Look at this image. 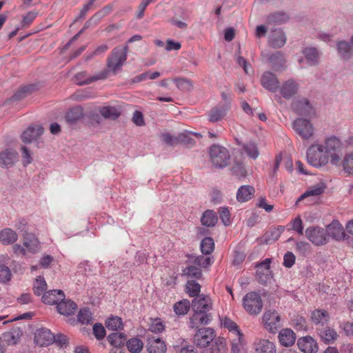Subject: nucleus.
<instances>
[{"instance_id": "nucleus-27", "label": "nucleus", "mask_w": 353, "mask_h": 353, "mask_svg": "<svg viewBox=\"0 0 353 353\" xmlns=\"http://www.w3.org/2000/svg\"><path fill=\"white\" fill-rule=\"evenodd\" d=\"M18 239V234L11 228H6L0 231V242L8 245L14 243Z\"/></svg>"}, {"instance_id": "nucleus-9", "label": "nucleus", "mask_w": 353, "mask_h": 353, "mask_svg": "<svg viewBox=\"0 0 353 353\" xmlns=\"http://www.w3.org/2000/svg\"><path fill=\"white\" fill-rule=\"evenodd\" d=\"M192 307L194 312L209 314L208 312L212 309V299L207 295L198 296L192 300Z\"/></svg>"}, {"instance_id": "nucleus-1", "label": "nucleus", "mask_w": 353, "mask_h": 353, "mask_svg": "<svg viewBox=\"0 0 353 353\" xmlns=\"http://www.w3.org/2000/svg\"><path fill=\"white\" fill-rule=\"evenodd\" d=\"M341 142L336 137L325 139L322 143H314L307 151V161L315 168L325 165L330 160L334 165H337L341 160L340 150Z\"/></svg>"}, {"instance_id": "nucleus-22", "label": "nucleus", "mask_w": 353, "mask_h": 353, "mask_svg": "<svg viewBox=\"0 0 353 353\" xmlns=\"http://www.w3.org/2000/svg\"><path fill=\"white\" fill-rule=\"evenodd\" d=\"M229 339L231 341L232 352L239 353L245 344L244 336L241 330H236L235 332L230 333Z\"/></svg>"}, {"instance_id": "nucleus-12", "label": "nucleus", "mask_w": 353, "mask_h": 353, "mask_svg": "<svg viewBox=\"0 0 353 353\" xmlns=\"http://www.w3.org/2000/svg\"><path fill=\"white\" fill-rule=\"evenodd\" d=\"M286 36L281 29H274L268 34L269 45L274 48H280L286 43Z\"/></svg>"}, {"instance_id": "nucleus-15", "label": "nucleus", "mask_w": 353, "mask_h": 353, "mask_svg": "<svg viewBox=\"0 0 353 353\" xmlns=\"http://www.w3.org/2000/svg\"><path fill=\"white\" fill-rule=\"evenodd\" d=\"M261 85L266 90L274 92L279 87L276 76L270 72H265L261 78Z\"/></svg>"}, {"instance_id": "nucleus-17", "label": "nucleus", "mask_w": 353, "mask_h": 353, "mask_svg": "<svg viewBox=\"0 0 353 353\" xmlns=\"http://www.w3.org/2000/svg\"><path fill=\"white\" fill-rule=\"evenodd\" d=\"M329 236L336 241H341L344 239L345 233L342 225L338 221H333L330 224L327 226L325 230Z\"/></svg>"}, {"instance_id": "nucleus-33", "label": "nucleus", "mask_w": 353, "mask_h": 353, "mask_svg": "<svg viewBox=\"0 0 353 353\" xmlns=\"http://www.w3.org/2000/svg\"><path fill=\"white\" fill-rule=\"evenodd\" d=\"M337 50L341 58L348 60L353 56V49L350 44L346 41H339L337 43Z\"/></svg>"}, {"instance_id": "nucleus-48", "label": "nucleus", "mask_w": 353, "mask_h": 353, "mask_svg": "<svg viewBox=\"0 0 353 353\" xmlns=\"http://www.w3.org/2000/svg\"><path fill=\"white\" fill-rule=\"evenodd\" d=\"M78 321L82 324H90L92 322V314L88 308H82L78 314Z\"/></svg>"}, {"instance_id": "nucleus-18", "label": "nucleus", "mask_w": 353, "mask_h": 353, "mask_svg": "<svg viewBox=\"0 0 353 353\" xmlns=\"http://www.w3.org/2000/svg\"><path fill=\"white\" fill-rule=\"evenodd\" d=\"M166 350L164 341L155 336H148V350L150 353H165Z\"/></svg>"}, {"instance_id": "nucleus-19", "label": "nucleus", "mask_w": 353, "mask_h": 353, "mask_svg": "<svg viewBox=\"0 0 353 353\" xmlns=\"http://www.w3.org/2000/svg\"><path fill=\"white\" fill-rule=\"evenodd\" d=\"M298 346L304 353H316L318 351V344L311 336H307L298 340Z\"/></svg>"}, {"instance_id": "nucleus-55", "label": "nucleus", "mask_w": 353, "mask_h": 353, "mask_svg": "<svg viewBox=\"0 0 353 353\" xmlns=\"http://www.w3.org/2000/svg\"><path fill=\"white\" fill-rule=\"evenodd\" d=\"M311 246L305 241H298L296 243V250L301 255L307 256L310 253Z\"/></svg>"}, {"instance_id": "nucleus-60", "label": "nucleus", "mask_w": 353, "mask_h": 353, "mask_svg": "<svg viewBox=\"0 0 353 353\" xmlns=\"http://www.w3.org/2000/svg\"><path fill=\"white\" fill-rule=\"evenodd\" d=\"M11 279V272L10 269L5 265H0V282L5 283Z\"/></svg>"}, {"instance_id": "nucleus-59", "label": "nucleus", "mask_w": 353, "mask_h": 353, "mask_svg": "<svg viewBox=\"0 0 353 353\" xmlns=\"http://www.w3.org/2000/svg\"><path fill=\"white\" fill-rule=\"evenodd\" d=\"M30 90H31V87H30V86H25V87L21 88L17 92H16L14 94V95L12 97V99L15 101V100H20V99L24 98L25 97H26V95L28 94H29L30 92Z\"/></svg>"}, {"instance_id": "nucleus-7", "label": "nucleus", "mask_w": 353, "mask_h": 353, "mask_svg": "<svg viewBox=\"0 0 353 353\" xmlns=\"http://www.w3.org/2000/svg\"><path fill=\"white\" fill-rule=\"evenodd\" d=\"M293 129L303 139L313 136L314 126L310 120L299 118L293 122Z\"/></svg>"}, {"instance_id": "nucleus-38", "label": "nucleus", "mask_w": 353, "mask_h": 353, "mask_svg": "<svg viewBox=\"0 0 353 353\" xmlns=\"http://www.w3.org/2000/svg\"><path fill=\"white\" fill-rule=\"evenodd\" d=\"M218 220L216 214L213 210H206L201 219V221L203 225L208 227L214 226Z\"/></svg>"}, {"instance_id": "nucleus-43", "label": "nucleus", "mask_w": 353, "mask_h": 353, "mask_svg": "<svg viewBox=\"0 0 353 353\" xmlns=\"http://www.w3.org/2000/svg\"><path fill=\"white\" fill-rule=\"evenodd\" d=\"M185 290L190 296L195 298L198 296L201 291V285L195 281L190 279L186 283Z\"/></svg>"}, {"instance_id": "nucleus-44", "label": "nucleus", "mask_w": 353, "mask_h": 353, "mask_svg": "<svg viewBox=\"0 0 353 353\" xmlns=\"http://www.w3.org/2000/svg\"><path fill=\"white\" fill-rule=\"evenodd\" d=\"M191 135H194L197 138L202 137V135L200 133L186 131V132L180 133L177 136L178 143H184V144H187V145L193 144L194 140L191 138Z\"/></svg>"}, {"instance_id": "nucleus-28", "label": "nucleus", "mask_w": 353, "mask_h": 353, "mask_svg": "<svg viewBox=\"0 0 353 353\" xmlns=\"http://www.w3.org/2000/svg\"><path fill=\"white\" fill-rule=\"evenodd\" d=\"M77 304L71 300H62L57 306V311L62 315L69 316L75 312L77 310Z\"/></svg>"}, {"instance_id": "nucleus-4", "label": "nucleus", "mask_w": 353, "mask_h": 353, "mask_svg": "<svg viewBox=\"0 0 353 353\" xmlns=\"http://www.w3.org/2000/svg\"><path fill=\"white\" fill-rule=\"evenodd\" d=\"M245 310L251 315L259 314L263 307V301L260 294L256 292L247 293L243 299Z\"/></svg>"}, {"instance_id": "nucleus-10", "label": "nucleus", "mask_w": 353, "mask_h": 353, "mask_svg": "<svg viewBox=\"0 0 353 353\" xmlns=\"http://www.w3.org/2000/svg\"><path fill=\"white\" fill-rule=\"evenodd\" d=\"M292 108L299 115L312 118L315 116V110L306 99H302L294 101Z\"/></svg>"}, {"instance_id": "nucleus-30", "label": "nucleus", "mask_w": 353, "mask_h": 353, "mask_svg": "<svg viewBox=\"0 0 353 353\" xmlns=\"http://www.w3.org/2000/svg\"><path fill=\"white\" fill-rule=\"evenodd\" d=\"M255 192L254 188L251 185H241L236 192V199L239 202H246L250 200Z\"/></svg>"}, {"instance_id": "nucleus-58", "label": "nucleus", "mask_w": 353, "mask_h": 353, "mask_svg": "<svg viewBox=\"0 0 353 353\" xmlns=\"http://www.w3.org/2000/svg\"><path fill=\"white\" fill-rule=\"evenodd\" d=\"M93 334L94 336L98 339L101 340L105 336V330L104 327L99 323H96L93 325Z\"/></svg>"}, {"instance_id": "nucleus-20", "label": "nucleus", "mask_w": 353, "mask_h": 353, "mask_svg": "<svg viewBox=\"0 0 353 353\" xmlns=\"http://www.w3.org/2000/svg\"><path fill=\"white\" fill-rule=\"evenodd\" d=\"M54 338L50 330L41 328L37 330L34 335V341L39 346H47L50 344Z\"/></svg>"}, {"instance_id": "nucleus-42", "label": "nucleus", "mask_w": 353, "mask_h": 353, "mask_svg": "<svg viewBox=\"0 0 353 353\" xmlns=\"http://www.w3.org/2000/svg\"><path fill=\"white\" fill-rule=\"evenodd\" d=\"M190 303L188 299H183L176 302L173 307L174 312L177 315H185L190 310Z\"/></svg>"}, {"instance_id": "nucleus-34", "label": "nucleus", "mask_w": 353, "mask_h": 353, "mask_svg": "<svg viewBox=\"0 0 353 353\" xmlns=\"http://www.w3.org/2000/svg\"><path fill=\"white\" fill-rule=\"evenodd\" d=\"M325 188L326 185L323 183L311 186L299 197V201L312 196H319L324 192Z\"/></svg>"}, {"instance_id": "nucleus-31", "label": "nucleus", "mask_w": 353, "mask_h": 353, "mask_svg": "<svg viewBox=\"0 0 353 353\" xmlns=\"http://www.w3.org/2000/svg\"><path fill=\"white\" fill-rule=\"evenodd\" d=\"M17 159V153L14 150H6L0 154V165L12 166Z\"/></svg>"}, {"instance_id": "nucleus-14", "label": "nucleus", "mask_w": 353, "mask_h": 353, "mask_svg": "<svg viewBox=\"0 0 353 353\" xmlns=\"http://www.w3.org/2000/svg\"><path fill=\"white\" fill-rule=\"evenodd\" d=\"M321 339L325 343H334L339 337L337 332L332 327L321 325L316 328Z\"/></svg>"}, {"instance_id": "nucleus-61", "label": "nucleus", "mask_w": 353, "mask_h": 353, "mask_svg": "<svg viewBox=\"0 0 353 353\" xmlns=\"http://www.w3.org/2000/svg\"><path fill=\"white\" fill-rule=\"evenodd\" d=\"M21 157H22V162L23 165L24 166L28 165V164H30L32 162V158L31 157V154L30 151L28 150V148L26 146H22L21 148Z\"/></svg>"}, {"instance_id": "nucleus-16", "label": "nucleus", "mask_w": 353, "mask_h": 353, "mask_svg": "<svg viewBox=\"0 0 353 353\" xmlns=\"http://www.w3.org/2000/svg\"><path fill=\"white\" fill-rule=\"evenodd\" d=\"M270 259H266L257 265V276L260 283L267 284L272 279L271 271L270 269Z\"/></svg>"}, {"instance_id": "nucleus-53", "label": "nucleus", "mask_w": 353, "mask_h": 353, "mask_svg": "<svg viewBox=\"0 0 353 353\" xmlns=\"http://www.w3.org/2000/svg\"><path fill=\"white\" fill-rule=\"evenodd\" d=\"M184 274L192 279H200L202 276V272L200 268L190 265L183 270Z\"/></svg>"}, {"instance_id": "nucleus-24", "label": "nucleus", "mask_w": 353, "mask_h": 353, "mask_svg": "<svg viewBox=\"0 0 353 353\" xmlns=\"http://www.w3.org/2000/svg\"><path fill=\"white\" fill-rule=\"evenodd\" d=\"M211 318L212 316L210 314L194 312V314L190 319V327L192 328H197L200 325H207L210 321Z\"/></svg>"}, {"instance_id": "nucleus-52", "label": "nucleus", "mask_w": 353, "mask_h": 353, "mask_svg": "<svg viewBox=\"0 0 353 353\" xmlns=\"http://www.w3.org/2000/svg\"><path fill=\"white\" fill-rule=\"evenodd\" d=\"M176 87L183 91H189L192 89V83L190 80L184 78H177L174 79Z\"/></svg>"}, {"instance_id": "nucleus-25", "label": "nucleus", "mask_w": 353, "mask_h": 353, "mask_svg": "<svg viewBox=\"0 0 353 353\" xmlns=\"http://www.w3.org/2000/svg\"><path fill=\"white\" fill-rule=\"evenodd\" d=\"M229 111L230 110H228V106L222 107L221 105H218L212 108L208 112V119L210 122L212 123L221 121L225 118Z\"/></svg>"}, {"instance_id": "nucleus-8", "label": "nucleus", "mask_w": 353, "mask_h": 353, "mask_svg": "<svg viewBox=\"0 0 353 353\" xmlns=\"http://www.w3.org/2000/svg\"><path fill=\"white\" fill-rule=\"evenodd\" d=\"M214 339V334L212 329L204 327L199 329L194 336V343L200 347H205Z\"/></svg>"}, {"instance_id": "nucleus-35", "label": "nucleus", "mask_w": 353, "mask_h": 353, "mask_svg": "<svg viewBox=\"0 0 353 353\" xmlns=\"http://www.w3.org/2000/svg\"><path fill=\"white\" fill-rule=\"evenodd\" d=\"M311 319L314 323L321 325L328 321L330 315L325 310H316L312 312Z\"/></svg>"}, {"instance_id": "nucleus-37", "label": "nucleus", "mask_w": 353, "mask_h": 353, "mask_svg": "<svg viewBox=\"0 0 353 353\" xmlns=\"http://www.w3.org/2000/svg\"><path fill=\"white\" fill-rule=\"evenodd\" d=\"M227 350L226 341L224 338L218 337L213 340L211 353H226Z\"/></svg>"}, {"instance_id": "nucleus-40", "label": "nucleus", "mask_w": 353, "mask_h": 353, "mask_svg": "<svg viewBox=\"0 0 353 353\" xmlns=\"http://www.w3.org/2000/svg\"><path fill=\"white\" fill-rule=\"evenodd\" d=\"M100 114L105 119H110L114 120L120 116V112L114 107L104 106L100 108Z\"/></svg>"}, {"instance_id": "nucleus-11", "label": "nucleus", "mask_w": 353, "mask_h": 353, "mask_svg": "<svg viewBox=\"0 0 353 353\" xmlns=\"http://www.w3.org/2000/svg\"><path fill=\"white\" fill-rule=\"evenodd\" d=\"M43 133V128L39 125L29 126L21 134L23 143H30L37 140Z\"/></svg>"}, {"instance_id": "nucleus-63", "label": "nucleus", "mask_w": 353, "mask_h": 353, "mask_svg": "<svg viewBox=\"0 0 353 353\" xmlns=\"http://www.w3.org/2000/svg\"><path fill=\"white\" fill-rule=\"evenodd\" d=\"M295 256L292 252H287L283 257V265L291 268L295 263Z\"/></svg>"}, {"instance_id": "nucleus-6", "label": "nucleus", "mask_w": 353, "mask_h": 353, "mask_svg": "<svg viewBox=\"0 0 353 353\" xmlns=\"http://www.w3.org/2000/svg\"><path fill=\"white\" fill-rule=\"evenodd\" d=\"M263 324L266 330L276 333L281 327V316L276 310H268L263 315Z\"/></svg>"}, {"instance_id": "nucleus-39", "label": "nucleus", "mask_w": 353, "mask_h": 353, "mask_svg": "<svg viewBox=\"0 0 353 353\" xmlns=\"http://www.w3.org/2000/svg\"><path fill=\"white\" fill-rule=\"evenodd\" d=\"M108 340L112 345L119 347L126 342V336L123 333L114 332L108 336Z\"/></svg>"}, {"instance_id": "nucleus-26", "label": "nucleus", "mask_w": 353, "mask_h": 353, "mask_svg": "<svg viewBox=\"0 0 353 353\" xmlns=\"http://www.w3.org/2000/svg\"><path fill=\"white\" fill-rule=\"evenodd\" d=\"M279 340L280 343L285 347L292 345L296 341V334L289 328H285L280 331L279 334Z\"/></svg>"}, {"instance_id": "nucleus-57", "label": "nucleus", "mask_w": 353, "mask_h": 353, "mask_svg": "<svg viewBox=\"0 0 353 353\" xmlns=\"http://www.w3.org/2000/svg\"><path fill=\"white\" fill-rule=\"evenodd\" d=\"M165 330V325L159 319H154L150 325L149 330L153 333H161Z\"/></svg>"}, {"instance_id": "nucleus-45", "label": "nucleus", "mask_w": 353, "mask_h": 353, "mask_svg": "<svg viewBox=\"0 0 353 353\" xmlns=\"http://www.w3.org/2000/svg\"><path fill=\"white\" fill-rule=\"evenodd\" d=\"M47 289V283L42 276H38L33 285V292L34 293L37 295L40 296Z\"/></svg>"}, {"instance_id": "nucleus-47", "label": "nucleus", "mask_w": 353, "mask_h": 353, "mask_svg": "<svg viewBox=\"0 0 353 353\" xmlns=\"http://www.w3.org/2000/svg\"><path fill=\"white\" fill-rule=\"evenodd\" d=\"M105 325L108 330H119L123 328V324L121 318L112 316L107 319Z\"/></svg>"}, {"instance_id": "nucleus-5", "label": "nucleus", "mask_w": 353, "mask_h": 353, "mask_svg": "<svg viewBox=\"0 0 353 353\" xmlns=\"http://www.w3.org/2000/svg\"><path fill=\"white\" fill-rule=\"evenodd\" d=\"M305 232L307 239L315 245H323L327 243V232L321 227L310 226Z\"/></svg>"}, {"instance_id": "nucleus-13", "label": "nucleus", "mask_w": 353, "mask_h": 353, "mask_svg": "<svg viewBox=\"0 0 353 353\" xmlns=\"http://www.w3.org/2000/svg\"><path fill=\"white\" fill-rule=\"evenodd\" d=\"M279 88L281 96L286 99H290L297 93L299 84L295 80L290 79L284 81Z\"/></svg>"}, {"instance_id": "nucleus-29", "label": "nucleus", "mask_w": 353, "mask_h": 353, "mask_svg": "<svg viewBox=\"0 0 353 353\" xmlns=\"http://www.w3.org/2000/svg\"><path fill=\"white\" fill-rule=\"evenodd\" d=\"M256 353H276L274 344L267 339H259L255 343Z\"/></svg>"}, {"instance_id": "nucleus-50", "label": "nucleus", "mask_w": 353, "mask_h": 353, "mask_svg": "<svg viewBox=\"0 0 353 353\" xmlns=\"http://www.w3.org/2000/svg\"><path fill=\"white\" fill-rule=\"evenodd\" d=\"M269 61L272 67L277 70L278 68L281 67L284 63V57L281 52H276L270 55Z\"/></svg>"}, {"instance_id": "nucleus-49", "label": "nucleus", "mask_w": 353, "mask_h": 353, "mask_svg": "<svg viewBox=\"0 0 353 353\" xmlns=\"http://www.w3.org/2000/svg\"><path fill=\"white\" fill-rule=\"evenodd\" d=\"M343 170L348 175L353 174V153H347L343 160Z\"/></svg>"}, {"instance_id": "nucleus-56", "label": "nucleus", "mask_w": 353, "mask_h": 353, "mask_svg": "<svg viewBox=\"0 0 353 353\" xmlns=\"http://www.w3.org/2000/svg\"><path fill=\"white\" fill-rule=\"evenodd\" d=\"M221 325L228 330L229 334L233 332H235L236 330H239V327L237 324L228 317H225L221 321Z\"/></svg>"}, {"instance_id": "nucleus-36", "label": "nucleus", "mask_w": 353, "mask_h": 353, "mask_svg": "<svg viewBox=\"0 0 353 353\" xmlns=\"http://www.w3.org/2000/svg\"><path fill=\"white\" fill-rule=\"evenodd\" d=\"M82 108L77 106L71 108L65 115V119L69 123H74L83 117Z\"/></svg>"}, {"instance_id": "nucleus-32", "label": "nucleus", "mask_w": 353, "mask_h": 353, "mask_svg": "<svg viewBox=\"0 0 353 353\" xmlns=\"http://www.w3.org/2000/svg\"><path fill=\"white\" fill-rule=\"evenodd\" d=\"M303 53L309 65H316L319 63V53L316 48L309 47L303 50Z\"/></svg>"}, {"instance_id": "nucleus-54", "label": "nucleus", "mask_w": 353, "mask_h": 353, "mask_svg": "<svg viewBox=\"0 0 353 353\" xmlns=\"http://www.w3.org/2000/svg\"><path fill=\"white\" fill-rule=\"evenodd\" d=\"M244 150L247 155L250 158L256 159L259 154L257 146L252 143H249L244 146Z\"/></svg>"}, {"instance_id": "nucleus-46", "label": "nucleus", "mask_w": 353, "mask_h": 353, "mask_svg": "<svg viewBox=\"0 0 353 353\" xmlns=\"http://www.w3.org/2000/svg\"><path fill=\"white\" fill-rule=\"evenodd\" d=\"M214 250V240L211 237L204 238L201 243V250L203 254H211Z\"/></svg>"}, {"instance_id": "nucleus-64", "label": "nucleus", "mask_w": 353, "mask_h": 353, "mask_svg": "<svg viewBox=\"0 0 353 353\" xmlns=\"http://www.w3.org/2000/svg\"><path fill=\"white\" fill-rule=\"evenodd\" d=\"M340 327L347 336H353V322H345Z\"/></svg>"}, {"instance_id": "nucleus-2", "label": "nucleus", "mask_w": 353, "mask_h": 353, "mask_svg": "<svg viewBox=\"0 0 353 353\" xmlns=\"http://www.w3.org/2000/svg\"><path fill=\"white\" fill-rule=\"evenodd\" d=\"M128 45L117 46L111 52L107 58V69L99 72L96 75L82 81L80 84H90L93 81L106 79L109 72H112L115 74L125 63L128 56Z\"/></svg>"}, {"instance_id": "nucleus-62", "label": "nucleus", "mask_w": 353, "mask_h": 353, "mask_svg": "<svg viewBox=\"0 0 353 353\" xmlns=\"http://www.w3.org/2000/svg\"><path fill=\"white\" fill-rule=\"evenodd\" d=\"M220 218L225 225H228L230 223V213L228 208H221L219 211Z\"/></svg>"}, {"instance_id": "nucleus-21", "label": "nucleus", "mask_w": 353, "mask_h": 353, "mask_svg": "<svg viewBox=\"0 0 353 353\" xmlns=\"http://www.w3.org/2000/svg\"><path fill=\"white\" fill-rule=\"evenodd\" d=\"M23 246L32 254L37 253L41 249L40 241L33 233H26L23 236Z\"/></svg>"}, {"instance_id": "nucleus-23", "label": "nucleus", "mask_w": 353, "mask_h": 353, "mask_svg": "<svg viewBox=\"0 0 353 353\" xmlns=\"http://www.w3.org/2000/svg\"><path fill=\"white\" fill-rule=\"evenodd\" d=\"M65 294L62 290H52L47 291L42 296V301L46 304H58L64 299Z\"/></svg>"}, {"instance_id": "nucleus-3", "label": "nucleus", "mask_w": 353, "mask_h": 353, "mask_svg": "<svg viewBox=\"0 0 353 353\" xmlns=\"http://www.w3.org/2000/svg\"><path fill=\"white\" fill-rule=\"evenodd\" d=\"M210 156L212 164L216 168H222L229 164L230 159L229 152L223 146L218 145L211 146Z\"/></svg>"}, {"instance_id": "nucleus-41", "label": "nucleus", "mask_w": 353, "mask_h": 353, "mask_svg": "<svg viewBox=\"0 0 353 353\" xmlns=\"http://www.w3.org/2000/svg\"><path fill=\"white\" fill-rule=\"evenodd\" d=\"M125 343L128 350L132 353H139L143 347L142 341L136 337L129 339Z\"/></svg>"}, {"instance_id": "nucleus-51", "label": "nucleus", "mask_w": 353, "mask_h": 353, "mask_svg": "<svg viewBox=\"0 0 353 353\" xmlns=\"http://www.w3.org/2000/svg\"><path fill=\"white\" fill-rule=\"evenodd\" d=\"M289 225H290V228L289 230H294L300 235L303 234V224L300 216L293 219L289 223Z\"/></svg>"}]
</instances>
